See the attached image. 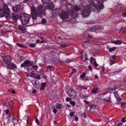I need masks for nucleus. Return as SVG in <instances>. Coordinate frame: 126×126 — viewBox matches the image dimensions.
<instances>
[{
    "label": "nucleus",
    "mask_w": 126,
    "mask_h": 126,
    "mask_svg": "<svg viewBox=\"0 0 126 126\" xmlns=\"http://www.w3.org/2000/svg\"><path fill=\"white\" fill-rule=\"evenodd\" d=\"M31 7V15L33 19H35L36 16L43 17L45 14L46 9L52 10L54 8L53 5L51 3H48L46 6L43 4H39L37 6H32Z\"/></svg>",
    "instance_id": "f257e3e1"
},
{
    "label": "nucleus",
    "mask_w": 126,
    "mask_h": 126,
    "mask_svg": "<svg viewBox=\"0 0 126 126\" xmlns=\"http://www.w3.org/2000/svg\"><path fill=\"white\" fill-rule=\"evenodd\" d=\"M104 6L103 4L100 2H98L96 6L93 2L83 7L82 12L81 15L84 17H88L90 14V11H93L96 10V8L99 9H102Z\"/></svg>",
    "instance_id": "f03ea898"
},
{
    "label": "nucleus",
    "mask_w": 126,
    "mask_h": 126,
    "mask_svg": "<svg viewBox=\"0 0 126 126\" xmlns=\"http://www.w3.org/2000/svg\"><path fill=\"white\" fill-rule=\"evenodd\" d=\"M3 9L0 8V17H2L4 16L6 18L9 19L11 17L10 10L6 5L3 6Z\"/></svg>",
    "instance_id": "7ed1b4c3"
},
{
    "label": "nucleus",
    "mask_w": 126,
    "mask_h": 126,
    "mask_svg": "<svg viewBox=\"0 0 126 126\" xmlns=\"http://www.w3.org/2000/svg\"><path fill=\"white\" fill-rule=\"evenodd\" d=\"M30 17V16L29 15L25 13L22 14L20 19L22 24L23 25L27 24L28 23Z\"/></svg>",
    "instance_id": "20e7f679"
},
{
    "label": "nucleus",
    "mask_w": 126,
    "mask_h": 126,
    "mask_svg": "<svg viewBox=\"0 0 126 126\" xmlns=\"http://www.w3.org/2000/svg\"><path fill=\"white\" fill-rule=\"evenodd\" d=\"M67 94L68 96L72 97L73 99L76 98L77 94L75 91L72 88H71L67 92Z\"/></svg>",
    "instance_id": "39448f33"
},
{
    "label": "nucleus",
    "mask_w": 126,
    "mask_h": 126,
    "mask_svg": "<svg viewBox=\"0 0 126 126\" xmlns=\"http://www.w3.org/2000/svg\"><path fill=\"white\" fill-rule=\"evenodd\" d=\"M38 68V67L37 65H31L28 67V72L31 73L33 72L34 70L35 71L37 70Z\"/></svg>",
    "instance_id": "423d86ee"
},
{
    "label": "nucleus",
    "mask_w": 126,
    "mask_h": 126,
    "mask_svg": "<svg viewBox=\"0 0 126 126\" xmlns=\"http://www.w3.org/2000/svg\"><path fill=\"white\" fill-rule=\"evenodd\" d=\"M69 15V14L68 13L64 11L62 12L60 14V17L62 19H65L67 18Z\"/></svg>",
    "instance_id": "0eeeda50"
},
{
    "label": "nucleus",
    "mask_w": 126,
    "mask_h": 126,
    "mask_svg": "<svg viewBox=\"0 0 126 126\" xmlns=\"http://www.w3.org/2000/svg\"><path fill=\"white\" fill-rule=\"evenodd\" d=\"M31 64L30 62L28 60H27L21 64V67H28Z\"/></svg>",
    "instance_id": "6e6552de"
},
{
    "label": "nucleus",
    "mask_w": 126,
    "mask_h": 126,
    "mask_svg": "<svg viewBox=\"0 0 126 126\" xmlns=\"http://www.w3.org/2000/svg\"><path fill=\"white\" fill-rule=\"evenodd\" d=\"M13 124V126H20V124L18 123V121L15 118H13L12 120Z\"/></svg>",
    "instance_id": "1a4fd4ad"
},
{
    "label": "nucleus",
    "mask_w": 126,
    "mask_h": 126,
    "mask_svg": "<svg viewBox=\"0 0 126 126\" xmlns=\"http://www.w3.org/2000/svg\"><path fill=\"white\" fill-rule=\"evenodd\" d=\"M3 59L4 61L6 63H8L10 62L11 60V58L8 56L4 57Z\"/></svg>",
    "instance_id": "9d476101"
},
{
    "label": "nucleus",
    "mask_w": 126,
    "mask_h": 126,
    "mask_svg": "<svg viewBox=\"0 0 126 126\" xmlns=\"http://www.w3.org/2000/svg\"><path fill=\"white\" fill-rule=\"evenodd\" d=\"M20 6L19 4L16 5L13 8V11L15 12H18L20 9Z\"/></svg>",
    "instance_id": "9b49d317"
},
{
    "label": "nucleus",
    "mask_w": 126,
    "mask_h": 126,
    "mask_svg": "<svg viewBox=\"0 0 126 126\" xmlns=\"http://www.w3.org/2000/svg\"><path fill=\"white\" fill-rule=\"evenodd\" d=\"M16 66V65L13 63H9L7 65L6 68L7 69H12L13 68H15Z\"/></svg>",
    "instance_id": "f8f14e48"
},
{
    "label": "nucleus",
    "mask_w": 126,
    "mask_h": 126,
    "mask_svg": "<svg viewBox=\"0 0 126 126\" xmlns=\"http://www.w3.org/2000/svg\"><path fill=\"white\" fill-rule=\"evenodd\" d=\"M54 9L53 8L52 10L51 11L53 15L54 16H56L59 15V11L58 9H55V10H54Z\"/></svg>",
    "instance_id": "ddd939ff"
},
{
    "label": "nucleus",
    "mask_w": 126,
    "mask_h": 126,
    "mask_svg": "<svg viewBox=\"0 0 126 126\" xmlns=\"http://www.w3.org/2000/svg\"><path fill=\"white\" fill-rule=\"evenodd\" d=\"M32 82L33 84L35 86L40 84V83L38 80H32Z\"/></svg>",
    "instance_id": "4468645a"
},
{
    "label": "nucleus",
    "mask_w": 126,
    "mask_h": 126,
    "mask_svg": "<svg viewBox=\"0 0 126 126\" xmlns=\"http://www.w3.org/2000/svg\"><path fill=\"white\" fill-rule=\"evenodd\" d=\"M114 94L115 97L117 101H120L121 100V99L119 97L117 92L116 91L114 92Z\"/></svg>",
    "instance_id": "2eb2a0df"
},
{
    "label": "nucleus",
    "mask_w": 126,
    "mask_h": 126,
    "mask_svg": "<svg viewBox=\"0 0 126 126\" xmlns=\"http://www.w3.org/2000/svg\"><path fill=\"white\" fill-rule=\"evenodd\" d=\"M12 17L13 20L15 21L17 20L18 19V16L16 14H12Z\"/></svg>",
    "instance_id": "dca6fc26"
},
{
    "label": "nucleus",
    "mask_w": 126,
    "mask_h": 126,
    "mask_svg": "<svg viewBox=\"0 0 126 126\" xmlns=\"http://www.w3.org/2000/svg\"><path fill=\"white\" fill-rule=\"evenodd\" d=\"M91 29L92 30L91 31L96 32L98 30L99 27L98 26H96L92 27Z\"/></svg>",
    "instance_id": "f3484780"
},
{
    "label": "nucleus",
    "mask_w": 126,
    "mask_h": 126,
    "mask_svg": "<svg viewBox=\"0 0 126 126\" xmlns=\"http://www.w3.org/2000/svg\"><path fill=\"white\" fill-rule=\"evenodd\" d=\"M96 107L94 105H92L90 106V110L91 112H93L95 111V110H96Z\"/></svg>",
    "instance_id": "a211bd4d"
},
{
    "label": "nucleus",
    "mask_w": 126,
    "mask_h": 126,
    "mask_svg": "<svg viewBox=\"0 0 126 126\" xmlns=\"http://www.w3.org/2000/svg\"><path fill=\"white\" fill-rule=\"evenodd\" d=\"M112 43L120 45L122 43V42L120 40H117L113 41H112Z\"/></svg>",
    "instance_id": "6ab92c4d"
},
{
    "label": "nucleus",
    "mask_w": 126,
    "mask_h": 126,
    "mask_svg": "<svg viewBox=\"0 0 126 126\" xmlns=\"http://www.w3.org/2000/svg\"><path fill=\"white\" fill-rule=\"evenodd\" d=\"M98 88H94L92 91V93L93 94H95L98 92Z\"/></svg>",
    "instance_id": "aec40b11"
},
{
    "label": "nucleus",
    "mask_w": 126,
    "mask_h": 126,
    "mask_svg": "<svg viewBox=\"0 0 126 126\" xmlns=\"http://www.w3.org/2000/svg\"><path fill=\"white\" fill-rule=\"evenodd\" d=\"M16 44L18 46L20 47H23L24 48H26L27 47V46L24 45L23 44L20 43H16Z\"/></svg>",
    "instance_id": "412c9836"
},
{
    "label": "nucleus",
    "mask_w": 126,
    "mask_h": 126,
    "mask_svg": "<svg viewBox=\"0 0 126 126\" xmlns=\"http://www.w3.org/2000/svg\"><path fill=\"white\" fill-rule=\"evenodd\" d=\"M29 119V116L27 115L25 116L23 118V120H25L26 121V123L27 124H28V122Z\"/></svg>",
    "instance_id": "4be33fe9"
},
{
    "label": "nucleus",
    "mask_w": 126,
    "mask_h": 126,
    "mask_svg": "<svg viewBox=\"0 0 126 126\" xmlns=\"http://www.w3.org/2000/svg\"><path fill=\"white\" fill-rule=\"evenodd\" d=\"M107 48H109V50L110 52H111L115 50L116 49V47H111V48H109V46H107Z\"/></svg>",
    "instance_id": "5701e85b"
},
{
    "label": "nucleus",
    "mask_w": 126,
    "mask_h": 126,
    "mask_svg": "<svg viewBox=\"0 0 126 126\" xmlns=\"http://www.w3.org/2000/svg\"><path fill=\"white\" fill-rule=\"evenodd\" d=\"M18 28L19 30L23 31H24L26 30V28L21 26H18Z\"/></svg>",
    "instance_id": "b1692460"
},
{
    "label": "nucleus",
    "mask_w": 126,
    "mask_h": 126,
    "mask_svg": "<svg viewBox=\"0 0 126 126\" xmlns=\"http://www.w3.org/2000/svg\"><path fill=\"white\" fill-rule=\"evenodd\" d=\"M9 105L8 107L11 109L13 108L12 105L13 104V102L12 101H10L8 102Z\"/></svg>",
    "instance_id": "393cba45"
},
{
    "label": "nucleus",
    "mask_w": 126,
    "mask_h": 126,
    "mask_svg": "<svg viewBox=\"0 0 126 126\" xmlns=\"http://www.w3.org/2000/svg\"><path fill=\"white\" fill-rule=\"evenodd\" d=\"M81 59L83 61H85L87 59L86 55V54L85 55L82 56Z\"/></svg>",
    "instance_id": "a878e982"
},
{
    "label": "nucleus",
    "mask_w": 126,
    "mask_h": 126,
    "mask_svg": "<svg viewBox=\"0 0 126 126\" xmlns=\"http://www.w3.org/2000/svg\"><path fill=\"white\" fill-rule=\"evenodd\" d=\"M56 107L57 109H60L61 108V106L60 104H57L56 105Z\"/></svg>",
    "instance_id": "bb28decb"
},
{
    "label": "nucleus",
    "mask_w": 126,
    "mask_h": 126,
    "mask_svg": "<svg viewBox=\"0 0 126 126\" xmlns=\"http://www.w3.org/2000/svg\"><path fill=\"white\" fill-rule=\"evenodd\" d=\"M46 84V83H42L41 88V90H43L45 88V86Z\"/></svg>",
    "instance_id": "cd10ccee"
},
{
    "label": "nucleus",
    "mask_w": 126,
    "mask_h": 126,
    "mask_svg": "<svg viewBox=\"0 0 126 126\" xmlns=\"http://www.w3.org/2000/svg\"><path fill=\"white\" fill-rule=\"evenodd\" d=\"M75 10L76 11H78L80 10V8L79 7L75 6L74 7Z\"/></svg>",
    "instance_id": "c85d7f7f"
},
{
    "label": "nucleus",
    "mask_w": 126,
    "mask_h": 126,
    "mask_svg": "<svg viewBox=\"0 0 126 126\" xmlns=\"http://www.w3.org/2000/svg\"><path fill=\"white\" fill-rule=\"evenodd\" d=\"M37 75V74L36 73H32L31 74V76L33 77L34 78L35 76Z\"/></svg>",
    "instance_id": "c756f323"
},
{
    "label": "nucleus",
    "mask_w": 126,
    "mask_h": 126,
    "mask_svg": "<svg viewBox=\"0 0 126 126\" xmlns=\"http://www.w3.org/2000/svg\"><path fill=\"white\" fill-rule=\"evenodd\" d=\"M95 61V60L94 58L93 57H91V58L90 62L91 63H94Z\"/></svg>",
    "instance_id": "7c9ffc66"
},
{
    "label": "nucleus",
    "mask_w": 126,
    "mask_h": 126,
    "mask_svg": "<svg viewBox=\"0 0 126 126\" xmlns=\"http://www.w3.org/2000/svg\"><path fill=\"white\" fill-rule=\"evenodd\" d=\"M111 88L112 89L114 90L116 88V87L115 84H112V86H111Z\"/></svg>",
    "instance_id": "2f4dec72"
},
{
    "label": "nucleus",
    "mask_w": 126,
    "mask_h": 126,
    "mask_svg": "<svg viewBox=\"0 0 126 126\" xmlns=\"http://www.w3.org/2000/svg\"><path fill=\"white\" fill-rule=\"evenodd\" d=\"M60 45L61 46L63 47H65L67 46L66 44L64 43L61 44Z\"/></svg>",
    "instance_id": "473e14b6"
},
{
    "label": "nucleus",
    "mask_w": 126,
    "mask_h": 126,
    "mask_svg": "<svg viewBox=\"0 0 126 126\" xmlns=\"http://www.w3.org/2000/svg\"><path fill=\"white\" fill-rule=\"evenodd\" d=\"M104 100L108 102H110V99L109 97L105 98L104 99Z\"/></svg>",
    "instance_id": "72a5a7b5"
},
{
    "label": "nucleus",
    "mask_w": 126,
    "mask_h": 126,
    "mask_svg": "<svg viewBox=\"0 0 126 126\" xmlns=\"http://www.w3.org/2000/svg\"><path fill=\"white\" fill-rule=\"evenodd\" d=\"M70 103L73 106H75L76 104L75 102L73 101H71L70 102Z\"/></svg>",
    "instance_id": "f704fd0d"
},
{
    "label": "nucleus",
    "mask_w": 126,
    "mask_h": 126,
    "mask_svg": "<svg viewBox=\"0 0 126 126\" xmlns=\"http://www.w3.org/2000/svg\"><path fill=\"white\" fill-rule=\"evenodd\" d=\"M72 100V98L68 97H67L66 99V101L69 102L71 101Z\"/></svg>",
    "instance_id": "c9c22d12"
},
{
    "label": "nucleus",
    "mask_w": 126,
    "mask_h": 126,
    "mask_svg": "<svg viewBox=\"0 0 126 126\" xmlns=\"http://www.w3.org/2000/svg\"><path fill=\"white\" fill-rule=\"evenodd\" d=\"M42 0L44 3H45L48 2L50 0Z\"/></svg>",
    "instance_id": "e433bc0d"
},
{
    "label": "nucleus",
    "mask_w": 126,
    "mask_h": 126,
    "mask_svg": "<svg viewBox=\"0 0 126 126\" xmlns=\"http://www.w3.org/2000/svg\"><path fill=\"white\" fill-rule=\"evenodd\" d=\"M126 106V103L123 102L121 104V106L122 107H123L125 106Z\"/></svg>",
    "instance_id": "4c0bfd02"
},
{
    "label": "nucleus",
    "mask_w": 126,
    "mask_h": 126,
    "mask_svg": "<svg viewBox=\"0 0 126 126\" xmlns=\"http://www.w3.org/2000/svg\"><path fill=\"white\" fill-rule=\"evenodd\" d=\"M53 111V112L55 114H56L57 113V110L55 108V107H54V108Z\"/></svg>",
    "instance_id": "58836bf2"
},
{
    "label": "nucleus",
    "mask_w": 126,
    "mask_h": 126,
    "mask_svg": "<svg viewBox=\"0 0 126 126\" xmlns=\"http://www.w3.org/2000/svg\"><path fill=\"white\" fill-rule=\"evenodd\" d=\"M79 88L81 89H86L87 88V87H85L83 86H79Z\"/></svg>",
    "instance_id": "ea45409f"
},
{
    "label": "nucleus",
    "mask_w": 126,
    "mask_h": 126,
    "mask_svg": "<svg viewBox=\"0 0 126 126\" xmlns=\"http://www.w3.org/2000/svg\"><path fill=\"white\" fill-rule=\"evenodd\" d=\"M42 22L43 23H44L46 22V20L44 18L42 20Z\"/></svg>",
    "instance_id": "a19ab883"
},
{
    "label": "nucleus",
    "mask_w": 126,
    "mask_h": 126,
    "mask_svg": "<svg viewBox=\"0 0 126 126\" xmlns=\"http://www.w3.org/2000/svg\"><path fill=\"white\" fill-rule=\"evenodd\" d=\"M75 114V112H71L70 114V116L71 117L73 116Z\"/></svg>",
    "instance_id": "79ce46f5"
},
{
    "label": "nucleus",
    "mask_w": 126,
    "mask_h": 126,
    "mask_svg": "<svg viewBox=\"0 0 126 126\" xmlns=\"http://www.w3.org/2000/svg\"><path fill=\"white\" fill-rule=\"evenodd\" d=\"M35 78L38 79H40V75H37L35 77Z\"/></svg>",
    "instance_id": "37998d69"
},
{
    "label": "nucleus",
    "mask_w": 126,
    "mask_h": 126,
    "mask_svg": "<svg viewBox=\"0 0 126 126\" xmlns=\"http://www.w3.org/2000/svg\"><path fill=\"white\" fill-rule=\"evenodd\" d=\"M29 46L31 47H33L35 46V45L34 44H29Z\"/></svg>",
    "instance_id": "c03bdc74"
},
{
    "label": "nucleus",
    "mask_w": 126,
    "mask_h": 126,
    "mask_svg": "<svg viewBox=\"0 0 126 126\" xmlns=\"http://www.w3.org/2000/svg\"><path fill=\"white\" fill-rule=\"evenodd\" d=\"M126 121L125 118V117H122L121 119V121L123 122H125Z\"/></svg>",
    "instance_id": "a18cd8bd"
},
{
    "label": "nucleus",
    "mask_w": 126,
    "mask_h": 126,
    "mask_svg": "<svg viewBox=\"0 0 126 126\" xmlns=\"http://www.w3.org/2000/svg\"><path fill=\"white\" fill-rule=\"evenodd\" d=\"M32 93L33 94H35L37 93V91L35 89H33L32 91Z\"/></svg>",
    "instance_id": "49530a36"
},
{
    "label": "nucleus",
    "mask_w": 126,
    "mask_h": 126,
    "mask_svg": "<svg viewBox=\"0 0 126 126\" xmlns=\"http://www.w3.org/2000/svg\"><path fill=\"white\" fill-rule=\"evenodd\" d=\"M114 63V61L113 60H111L110 62V65Z\"/></svg>",
    "instance_id": "de8ad7c7"
},
{
    "label": "nucleus",
    "mask_w": 126,
    "mask_h": 126,
    "mask_svg": "<svg viewBox=\"0 0 126 126\" xmlns=\"http://www.w3.org/2000/svg\"><path fill=\"white\" fill-rule=\"evenodd\" d=\"M94 65L95 67H97V66L98 65V64L96 63V61L95 62H94Z\"/></svg>",
    "instance_id": "09e8293b"
},
{
    "label": "nucleus",
    "mask_w": 126,
    "mask_h": 126,
    "mask_svg": "<svg viewBox=\"0 0 126 126\" xmlns=\"http://www.w3.org/2000/svg\"><path fill=\"white\" fill-rule=\"evenodd\" d=\"M76 69H74L72 70V71L71 73V74H73L74 73L76 72Z\"/></svg>",
    "instance_id": "8fccbe9b"
},
{
    "label": "nucleus",
    "mask_w": 126,
    "mask_h": 126,
    "mask_svg": "<svg viewBox=\"0 0 126 126\" xmlns=\"http://www.w3.org/2000/svg\"><path fill=\"white\" fill-rule=\"evenodd\" d=\"M122 16L124 17H126V12H125L123 13L122 14Z\"/></svg>",
    "instance_id": "3c124183"
},
{
    "label": "nucleus",
    "mask_w": 126,
    "mask_h": 126,
    "mask_svg": "<svg viewBox=\"0 0 126 126\" xmlns=\"http://www.w3.org/2000/svg\"><path fill=\"white\" fill-rule=\"evenodd\" d=\"M85 74H82L80 75V77L82 78H84L85 77Z\"/></svg>",
    "instance_id": "603ef678"
},
{
    "label": "nucleus",
    "mask_w": 126,
    "mask_h": 126,
    "mask_svg": "<svg viewBox=\"0 0 126 126\" xmlns=\"http://www.w3.org/2000/svg\"><path fill=\"white\" fill-rule=\"evenodd\" d=\"M111 57V58L113 59H115L116 58V57L115 55H112Z\"/></svg>",
    "instance_id": "864d4df0"
},
{
    "label": "nucleus",
    "mask_w": 126,
    "mask_h": 126,
    "mask_svg": "<svg viewBox=\"0 0 126 126\" xmlns=\"http://www.w3.org/2000/svg\"><path fill=\"white\" fill-rule=\"evenodd\" d=\"M72 60H67L66 61V63H69L72 62Z\"/></svg>",
    "instance_id": "5fc2aeb1"
},
{
    "label": "nucleus",
    "mask_w": 126,
    "mask_h": 126,
    "mask_svg": "<svg viewBox=\"0 0 126 126\" xmlns=\"http://www.w3.org/2000/svg\"><path fill=\"white\" fill-rule=\"evenodd\" d=\"M82 116L83 117L85 118L86 117V116L85 113H83L82 114Z\"/></svg>",
    "instance_id": "6e6d98bb"
},
{
    "label": "nucleus",
    "mask_w": 126,
    "mask_h": 126,
    "mask_svg": "<svg viewBox=\"0 0 126 126\" xmlns=\"http://www.w3.org/2000/svg\"><path fill=\"white\" fill-rule=\"evenodd\" d=\"M35 122H36V123L38 125H39V121H38V120L37 119H36L35 120Z\"/></svg>",
    "instance_id": "4d7b16f0"
},
{
    "label": "nucleus",
    "mask_w": 126,
    "mask_h": 126,
    "mask_svg": "<svg viewBox=\"0 0 126 126\" xmlns=\"http://www.w3.org/2000/svg\"><path fill=\"white\" fill-rule=\"evenodd\" d=\"M123 124V123H119L118 124V125H118V126H122Z\"/></svg>",
    "instance_id": "13d9d810"
},
{
    "label": "nucleus",
    "mask_w": 126,
    "mask_h": 126,
    "mask_svg": "<svg viewBox=\"0 0 126 126\" xmlns=\"http://www.w3.org/2000/svg\"><path fill=\"white\" fill-rule=\"evenodd\" d=\"M75 119L76 121H77L78 120V117H77L76 116H75Z\"/></svg>",
    "instance_id": "bf43d9fd"
},
{
    "label": "nucleus",
    "mask_w": 126,
    "mask_h": 126,
    "mask_svg": "<svg viewBox=\"0 0 126 126\" xmlns=\"http://www.w3.org/2000/svg\"><path fill=\"white\" fill-rule=\"evenodd\" d=\"M98 78V76L97 75H95L94 76V78L95 79H97Z\"/></svg>",
    "instance_id": "052dcab7"
},
{
    "label": "nucleus",
    "mask_w": 126,
    "mask_h": 126,
    "mask_svg": "<svg viewBox=\"0 0 126 126\" xmlns=\"http://www.w3.org/2000/svg\"><path fill=\"white\" fill-rule=\"evenodd\" d=\"M12 92L13 94H15V92L14 90H12Z\"/></svg>",
    "instance_id": "680f3d73"
},
{
    "label": "nucleus",
    "mask_w": 126,
    "mask_h": 126,
    "mask_svg": "<svg viewBox=\"0 0 126 126\" xmlns=\"http://www.w3.org/2000/svg\"><path fill=\"white\" fill-rule=\"evenodd\" d=\"M84 102H85V103H87V104H88V102L86 100H84Z\"/></svg>",
    "instance_id": "e2e57ef3"
},
{
    "label": "nucleus",
    "mask_w": 126,
    "mask_h": 126,
    "mask_svg": "<svg viewBox=\"0 0 126 126\" xmlns=\"http://www.w3.org/2000/svg\"><path fill=\"white\" fill-rule=\"evenodd\" d=\"M123 58L126 61V55L124 56Z\"/></svg>",
    "instance_id": "0e129e2a"
},
{
    "label": "nucleus",
    "mask_w": 126,
    "mask_h": 126,
    "mask_svg": "<svg viewBox=\"0 0 126 126\" xmlns=\"http://www.w3.org/2000/svg\"><path fill=\"white\" fill-rule=\"evenodd\" d=\"M5 112L6 114H8V110H5Z\"/></svg>",
    "instance_id": "69168bd1"
},
{
    "label": "nucleus",
    "mask_w": 126,
    "mask_h": 126,
    "mask_svg": "<svg viewBox=\"0 0 126 126\" xmlns=\"http://www.w3.org/2000/svg\"><path fill=\"white\" fill-rule=\"evenodd\" d=\"M51 66L50 65H48V67H47V68H49V69H50L51 68Z\"/></svg>",
    "instance_id": "338daca9"
},
{
    "label": "nucleus",
    "mask_w": 126,
    "mask_h": 126,
    "mask_svg": "<svg viewBox=\"0 0 126 126\" xmlns=\"http://www.w3.org/2000/svg\"><path fill=\"white\" fill-rule=\"evenodd\" d=\"M67 107H68L69 108L70 107V106L69 104H67Z\"/></svg>",
    "instance_id": "774afa93"
}]
</instances>
